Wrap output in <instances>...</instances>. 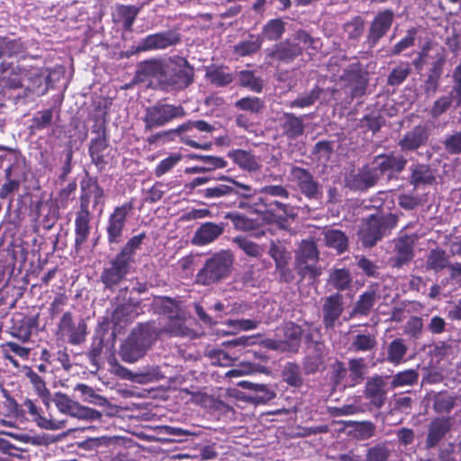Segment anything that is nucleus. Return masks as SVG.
I'll return each mask as SVG.
<instances>
[{"instance_id":"nucleus-8","label":"nucleus","mask_w":461,"mask_h":461,"mask_svg":"<svg viewBox=\"0 0 461 461\" xmlns=\"http://www.w3.org/2000/svg\"><path fill=\"white\" fill-rule=\"evenodd\" d=\"M185 114V110L181 105L158 103L149 106L142 118L145 131L163 127L174 119L184 117Z\"/></svg>"},{"instance_id":"nucleus-63","label":"nucleus","mask_w":461,"mask_h":461,"mask_svg":"<svg viewBox=\"0 0 461 461\" xmlns=\"http://www.w3.org/2000/svg\"><path fill=\"white\" fill-rule=\"evenodd\" d=\"M139 8L131 5H122L119 8V14L122 19V25L125 30H131L136 16L138 15Z\"/></svg>"},{"instance_id":"nucleus-58","label":"nucleus","mask_w":461,"mask_h":461,"mask_svg":"<svg viewBox=\"0 0 461 461\" xmlns=\"http://www.w3.org/2000/svg\"><path fill=\"white\" fill-rule=\"evenodd\" d=\"M348 425H354L353 435L359 440L368 439L375 434V426L371 421H348Z\"/></svg>"},{"instance_id":"nucleus-15","label":"nucleus","mask_w":461,"mask_h":461,"mask_svg":"<svg viewBox=\"0 0 461 461\" xmlns=\"http://www.w3.org/2000/svg\"><path fill=\"white\" fill-rule=\"evenodd\" d=\"M53 402L60 412L74 418L94 420L102 416L98 411L84 407L62 393H55Z\"/></svg>"},{"instance_id":"nucleus-44","label":"nucleus","mask_w":461,"mask_h":461,"mask_svg":"<svg viewBox=\"0 0 461 461\" xmlns=\"http://www.w3.org/2000/svg\"><path fill=\"white\" fill-rule=\"evenodd\" d=\"M407 350L408 347L403 339H394L388 345L386 359L389 363L397 366L405 361Z\"/></svg>"},{"instance_id":"nucleus-36","label":"nucleus","mask_w":461,"mask_h":461,"mask_svg":"<svg viewBox=\"0 0 461 461\" xmlns=\"http://www.w3.org/2000/svg\"><path fill=\"white\" fill-rule=\"evenodd\" d=\"M229 157L243 170L253 172L260 167L259 158L249 151L235 149L229 153Z\"/></svg>"},{"instance_id":"nucleus-16","label":"nucleus","mask_w":461,"mask_h":461,"mask_svg":"<svg viewBox=\"0 0 461 461\" xmlns=\"http://www.w3.org/2000/svg\"><path fill=\"white\" fill-rule=\"evenodd\" d=\"M58 334L61 337H68V342L72 345H78L86 339V324L80 320L77 324L73 321L72 313L65 312L58 325Z\"/></svg>"},{"instance_id":"nucleus-6","label":"nucleus","mask_w":461,"mask_h":461,"mask_svg":"<svg viewBox=\"0 0 461 461\" xmlns=\"http://www.w3.org/2000/svg\"><path fill=\"white\" fill-rule=\"evenodd\" d=\"M234 257L230 250H221L208 258L195 276V282L201 285H211L228 277Z\"/></svg>"},{"instance_id":"nucleus-41","label":"nucleus","mask_w":461,"mask_h":461,"mask_svg":"<svg viewBox=\"0 0 461 461\" xmlns=\"http://www.w3.org/2000/svg\"><path fill=\"white\" fill-rule=\"evenodd\" d=\"M328 284L338 291H345L351 287L352 276L347 268H335L330 270Z\"/></svg>"},{"instance_id":"nucleus-49","label":"nucleus","mask_w":461,"mask_h":461,"mask_svg":"<svg viewBox=\"0 0 461 461\" xmlns=\"http://www.w3.org/2000/svg\"><path fill=\"white\" fill-rule=\"evenodd\" d=\"M145 238V233H140L131 237L117 253L118 256L132 265L135 259V253L140 248Z\"/></svg>"},{"instance_id":"nucleus-59","label":"nucleus","mask_w":461,"mask_h":461,"mask_svg":"<svg viewBox=\"0 0 461 461\" xmlns=\"http://www.w3.org/2000/svg\"><path fill=\"white\" fill-rule=\"evenodd\" d=\"M391 450L384 443H378L369 447L365 461H389Z\"/></svg>"},{"instance_id":"nucleus-62","label":"nucleus","mask_w":461,"mask_h":461,"mask_svg":"<svg viewBox=\"0 0 461 461\" xmlns=\"http://www.w3.org/2000/svg\"><path fill=\"white\" fill-rule=\"evenodd\" d=\"M418 373L413 369L399 372L393 377L392 387L411 385L418 380Z\"/></svg>"},{"instance_id":"nucleus-1","label":"nucleus","mask_w":461,"mask_h":461,"mask_svg":"<svg viewBox=\"0 0 461 461\" xmlns=\"http://www.w3.org/2000/svg\"><path fill=\"white\" fill-rule=\"evenodd\" d=\"M91 203L93 209H98L100 213L103 212L104 190L95 181H88L81 185L80 209L75 219V244L77 249L87 240L90 234L89 205Z\"/></svg>"},{"instance_id":"nucleus-50","label":"nucleus","mask_w":461,"mask_h":461,"mask_svg":"<svg viewBox=\"0 0 461 461\" xmlns=\"http://www.w3.org/2000/svg\"><path fill=\"white\" fill-rule=\"evenodd\" d=\"M322 90L319 86L313 87L307 93L299 95L294 100L288 104L291 108H306L313 105L320 98Z\"/></svg>"},{"instance_id":"nucleus-53","label":"nucleus","mask_w":461,"mask_h":461,"mask_svg":"<svg viewBox=\"0 0 461 461\" xmlns=\"http://www.w3.org/2000/svg\"><path fill=\"white\" fill-rule=\"evenodd\" d=\"M262 45L259 35H249V38L235 46V51L240 56H248L257 52Z\"/></svg>"},{"instance_id":"nucleus-38","label":"nucleus","mask_w":461,"mask_h":461,"mask_svg":"<svg viewBox=\"0 0 461 461\" xmlns=\"http://www.w3.org/2000/svg\"><path fill=\"white\" fill-rule=\"evenodd\" d=\"M411 176L410 183L415 187L420 185H431L435 176L428 165L425 164H415L410 167Z\"/></svg>"},{"instance_id":"nucleus-57","label":"nucleus","mask_w":461,"mask_h":461,"mask_svg":"<svg viewBox=\"0 0 461 461\" xmlns=\"http://www.w3.org/2000/svg\"><path fill=\"white\" fill-rule=\"evenodd\" d=\"M234 106L239 110L249 112L250 113H258L265 107V103L259 97L247 96L236 101Z\"/></svg>"},{"instance_id":"nucleus-45","label":"nucleus","mask_w":461,"mask_h":461,"mask_svg":"<svg viewBox=\"0 0 461 461\" xmlns=\"http://www.w3.org/2000/svg\"><path fill=\"white\" fill-rule=\"evenodd\" d=\"M205 78L211 84L221 87L230 85L234 79L232 74L216 66H210L205 68Z\"/></svg>"},{"instance_id":"nucleus-43","label":"nucleus","mask_w":461,"mask_h":461,"mask_svg":"<svg viewBox=\"0 0 461 461\" xmlns=\"http://www.w3.org/2000/svg\"><path fill=\"white\" fill-rule=\"evenodd\" d=\"M23 406L28 411V412L34 417L38 422V425L41 428L46 429H60L65 427V422L63 420L57 421L41 417L40 415L39 408L32 400L26 399L23 402Z\"/></svg>"},{"instance_id":"nucleus-14","label":"nucleus","mask_w":461,"mask_h":461,"mask_svg":"<svg viewBox=\"0 0 461 461\" xmlns=\"http://www.w3.org/2000/svg\"><path fill=\"white\" fill-rule=\"evenodd\" d=\"M180 41L181 34L177 30L163 31L141 39L137 45V51L165 50L177 45Z\"/></svg>"},{"instance_id":"nucleus-7","label":"nucleus","mask_w":461,"mask_h":461,"mask_svg":"<svg viewBox=\"0 0 461 461\" xmlns=\"http://www.w3.org/2000/svg\"><path fill=\"white\" fill-rule=\"evenodd\" d=\"M194 68L186 59L178 55L167 58V72L164 79L166 87L177 91L184 90L194 82Z\"/></svg>"},{"instance_id":"nucleus-22","label":"nucleus","mask_w":461,"mask_h":461,"mask_svg":"<svg viewBox=\"0 0 461 461\" xmlns=\"http://www.w3.org/2000/svg\"><path fill=\"white\" fill-rule=\"evenodd\" d=\"M429 132L427 125L419 124L406 132L399 140V146L403 151H412L424 146L429 140Z\"/></svg>"},{"instance_id":"nucleus-47","label":"nucleus","mask_w":461,"mask_h":461,"mask_svg":"<svg viewBox=\"0 0 461 461\" xmlns=\"http://www.w3.org/2000/svg\"><path fill=\"white\" fill-rule=\"evenodd\" d=\"M325 244L339 253L344 252L348 246V240L346 234L339 230H328L324 232Z\"/></svg>"},{"instance_id":"nucleus-27","label":"nucleus","mask_w":461,"mask_h":461,"mask_svg":"<svg viewBox=\"0 0 461 461\" xmlns=\"http://www.w3.org/2000/svg\"><path fill=\"white\" fill-rule=\"evenodd\" d=\"M109 149L108 138L105 135L104 128L101 134L90 140L89 155L92 162L99 168L103 169L107 164L105 157Z\"/></svg>"},{"instance_id":"nucleus-17","label":"nucleus","mask_w":461,"mask_h":461,"mask_svg":"<svg viewBox=\"0 0 461 461\" xmlns=\"http://www.w3.org/2000/svg\"><path fill=\"white\" fill-rule=\"evenodd\" d=\"M393 19L394 14L390 9H384L375 16L370 24L366 39V43L370 48L375 47L380 39L387 33Z\"/></svg>"},{"instance_id":"nucleus-25","label":"nucleus","mask_w":461,"mask_h":461,"mask_svg":"<svg viewBox=\"0 0 461 461\" xmlns=\"http://www.w3.org/2000/svg\"><path fill=\"white\" fill-rule=\"evenodd\" d=\"M379 178L375 167H365L357 173H351L346 179L351 189L365 190L373 186Z\"/></svg>"},{"instance_id":"nucleus-40","label":"nucleus","mask_w":461,"mask_h":461,"mask_svg":"<svg viewBox=\"0 0 461 461\" xmlns=\"http://www.w3.org/2000/svg\"><path fill=\"white\" fill-rule=\"evenodd\" d=\"M455 104V107H458L461 105V96L460 100L456 96L454 91L450 90L447 95H442L438 97L434 103L429 111V113L433 119L438 118L441 114L446 113L452 105Z\"/></svg>"},{"instance_id":"nucleus-34","label":"nucleus","mask_w":461,"mask_h":461,"mask_svg":"<svg viewBox=\"0 0 461 461\" xmlns=\"http://www.w3.org/2000/svg\"><path fill=\"white\" fill-rule=\"evenodd\" d=\"M167 58L165 59H149L140 65V73L144 76L158 79L164 85L165 74L167 72Z\"/></svg>"},{"instance_id":"nucleus-39","label":"nucleus","mask_w":461,"mask_h":461,"mask_svg":"<svg viewBox=\"0 0 461 461\" xmlns=\"http://www.w3.org/2000/svg\"><path fill=\"white\" fill-rule=\"evenodd\" d=\"M238 384L244 389L252 391L253 395L250 398L258 403L267 402L276 397L275 392L270 390L266 384L250 381H240Z\"/></svg>"},{"instance_id":"nucleus-32","label":"nucleus","mask_w":461,"mask_h":461,"mask_svg":"<svg viewBox=\"0 0 461 461\" xmlns=\"http://www.w3.org/2000/svg\"><path fill=\"white\" fill-rule=\"evenodd\" d=\"M283 343L289 353H295L299 350L303 336V329L294 322L286 323L283 329Z\"/></svg>"},{"instance_id":"nucleus-19","label":"nucleus","mask_w":461,"mask_h":461,"mask_svg":"<svg viewBox=\"0 0 461 461\" xmlns=\"http://www.w3.org/2000/svg\"><path fill=\"white\" fill-rule=\"evenodd\" d=\"M30 214L36 221L42 217L43 227L50 230L59 218V207L52 200L32 201L30 204Z\"/></svg>"},{"instance_id":"nucleus-30","label":"nucleus","mask_w":461,"mask_h":461,"mask_svg":"<svg viewBox=\"0 0 461 461\" xmlns=\"http://www.w3.org/2000/svg\"><path fill=\"white\" fill-rule=\"evenodd\" d=\"M377 333L374 330L359 331L352 335L349 350L353 352H369L377 346Z\"/></svg>"},{"instance_id":"nucleus-21","label":"nucleus","mask_w":461,"mask_h":461,"mask_svg":"<svg viewBox=\"0 0 461 461\" xmlns=\"http://www.w3.org/2000/svg\"><path fill=\"white\" fill-rule=\"evenodd\" d=\"M343 296L339 293L323 299L321 312L322 323L326 330H332L343 312Z\"/></svg>"},{"instance_id":"nucleus-26","label":"nucleus","mask_w":461,"mask_h":461,"mask_svg":"<svg viewBox=\"0 0 461 461\" xmlns=\"http://www.w3.org/2000/svg\"><path fill=\"white\" fill-rule=\"evenodd\" d=\"M178 131V140L181 143L203 150L211 149L212 143L203 141V139L205 138V136L196 131L189 122L179 125Z\"/></svg>"},{"instance_id":"nucleus-10","label":"nucleus","mask_w":461,"mask_h":461,"mask_svg":"<svg viewBox=\"0 0 461 461\" xmlns=\"http://www.w3.org/2000/svg\"><path fill=\"white\" fill-rule=\"evenodd\" d=\"M132 210L133 203L126 202L120 206H116L110 213L105 228L109 244H119L122 241L127 219L131 214Z\"/></svg>"},{"instance_id":"nucleus-28","label":"nucleus","mask_w":461,"mask_h":461,"mask_svg":"<svg viewBox=\"0 0 461 461\" xmlns=\"http://www.w3.org/2000/svg\"><path fill=\"white\" fill-rule=\"evenodd\" d=\"M414 240L409 236H403L395 241V255L391 259L393 267L400 268L409 263L413 258Z\"/></svg>"},{"instance_id":"nucleus-52","label":"nucleus","mask_w":461,"mask_h":461,"mask_svg":"<svg viewBox=\"0 0 461 461\" xmlns=\"http://www.w3.org/2000/svg\"><path fill=\"white\" fill-rule=\"evenodd\" d=\"M283 380L291 386L300 387L303 384L301 368L294 363H287L282 371Z\"/></svg>"},{"instance_id":"nucleus-4","label":"nucleus","mask_w":461,"mask_h":461,"mask_svg":"<svg viewBox=\"0 0 461 461\" xmlns=\"http://www.w3.org/2000/svg\"><path fill=\"white\" fill-rule=\"evenodd\" d=\"M159 330L154 323L140 324L135 328L121 348L122 359L134 363L141 358L158 339Z\"/></svg>"},{"instance_id":"nucleus-60","label":"nucleus","mask_w":461,"mask_h":461,"mask_svg":"<svg viewBox=\"0 0 461 461\" xmlns=\"http://www.w3.org/2000/svg\"><path fill=\"white\" fill-rule=\"evenodd\" d=\"M448 260L445 251L433 249L429 252L427 259V267L436 272L447 267Z\"/></svg>"},{"instance_id":"nucleus-23","label":"nucleus","mask_w":461,"mask_h":461,"mask_svg":"<svg viewBox=\"0 0 461 461\" xmlns=\"http://www.w3.org/2000/svg\"><path fill=\"white\" fill-rule=\"evenodd\" d=\"M223 222L207 221L203 223L194 232L192 243L195 246H205L216 240L224 231Z\"/></svg>"},{"instance_id":"nucleus-48","label":"nucleus","mask_w":461,"mask_h":461,"mask_svg":"<svg viewBox=\"0 0 461 461\" xmlns=\"http://www.w3.org/2000/svg\"><path fill=\"white\" fill-rule=\"evenodd\" d=\"M285 24L280 18L271 19L263 26L260 37L268 41H277L285 33Z\"/></svg>"},{"instance_id":"nucleus-55","label":"nucleus","mask_w":461,"mask_h":461,"mask_svg":"<svg viewBox=\"0 0 461 461\" xmlns=\"http://www.w3.org/2000/svg\"><path fill=\"white\" fill-rule=\"evenodd\" d=\"M74 390L81 393V399L84 402L98 406H105L107 403V400L104 397L97 394L92 387L85 384H77Z\"/></svg>"},{"instance_id":"nucleus-61","label":"nucleus","mask_w":461,"mask_h":461,"mask_svg":"<svg viewBox=\"0 0 461 461\" xmlns=\"http://www.w3.org/2000/svg\"><path fill=\"white\" fill-rule=\"evenodd\" d=\"M26 376L30 380L31 384L33 385V388L37 394L46 401L49 399L50 391L46 387V384L42 377H41L35 371L32 369H28L26 372Z\"/></svg>"},{"instance_id":"nucleus-31","label":"nucleus","mask_w":461,"mask_h":461,"mask_svg":"<svg viewBox=\"0 0 461 461\" xmlns=\"http://www.w3.org/2000/svg\"><path fill=\"white\" fill-rule=\"evenodd\" d=\"M450 429V421L446 418H436L429 425L426 447H434Z\"/></svg>"},{"instance_id":"nucleus-11","label":"nucleus","mask_w":461,"mask_h":461,"mask_svg":"<svg viewBox=\"0 0 461 461\" xmlns=\"http://www.w3.org/2000/svg\"><path fill=\"white\" fill-rule=\"evenodd\" d=\"M131 269V264L116 254L103 268L100 281L105 289L113 292L121 282L126 279Z\"/></svg>"},{"instance_id":"nucleus-13","label":"nucleus","mask_w":461,"mask_h":461,"mask_svg":"<svg viewBox=\"0 0 461 461\" xmlns=\"http://www.w3.org/2000/svg\"><path fill=\"white\" fill-rule=\"evenodd\" d=\"M290 180L306 198L318 200L322 195L321 186L313 176L305 168L294 166L290 170Z\"/></svg>"},{"instance_id":"nucleus-12","label":"nucleus","mask_w":461,"mask_h":461,"mask_svg":"<svg viewBox=\"0 0 461 461\" xmlns=\"http://www.w3.org/2000/svg\"><path fill=\"white\" fill-rule=\"evenodd\" d=\"M392 224L384 217L379 215H371L363 221L358 230L359 240L365 247H373L385 234L387 229L392 228L394 220H391Z\"/></svg>"},{"instance_id":"nucleus-3","label":"nucleus","mask_w":461,"mask_h":461,"mask_svg":"<svg viewBox=\"0 0 461 461\" xmlns=\"http://www.w3.org/2000/svg\"><path fill=\"white\" fill-rule=\"evenodd\" d=\"M42 84V75L38 68H26L20 65L0 62V87L2 89L24 88V96Z\"/></svg>"},{"instance_id":"nucleus-20","label":"nucleus","mask_w":461,"mask_h":461,"mask_svg":"<svg viewBox=\"0 0 461 461\" xmlns=\"http://www.w3.org/2000/svg\"><path fill=\"white\" fill-rule=\"evenodd\" d=\"M339 77L350 87L352 97H359L365 94L367 80L362 72L359 63H352L343 68L342 73Z\"/></svg>"},{"instance_id":"nucleus-54","label":"nucleus","mask_w":461,"mask_h":461,"mask_svg":"<svg viewBox=\"0 0 461 461\" xmlns=\"http://www.w3.org/2000/svg\"><path fill=\"white\" fill-rule=\"evenodd\" d=\"M233 242L249 257L260 258L265 249L249 239L242 236L234 238Z\"/></svg>"},{"instance_id":"nucleus-35","label":"nucleus","mask_w":461,"mask_h":461,"mask_svg":"<svg viewBox=\"0 0 461 461\" xmlns=\"http://www.w3.org/2000/svg\"><path fill=\"white\" fill-rule=\"evenodd\" d=\"M141 312L142 309L140 303L139 301L129 299L127 303L120 304L115 308L113 313V319L117 322H127L136 318Z\"/></svg>"},{"instance_id":"nucleus-64","label":"nucleus","mask_w":461,"mask_h":461,"mask_svg":"<svg viewBox=\"0 0 461 461\" xmlns=\"http://www.w3.org/2000/svg\"><path fill=\"white\" fill-rule=\"evenodd\" d=\"M269 256L275 260L276 268L282 269L286 266V256L285 249L275 241H271L269 251Z\"/></svg>"},{"instance_id":"nucleus-56","label":"nucleus","mask_w":461,"mask_h":461,"mask_svg":"<svg viewBox=\"0 0 461 461\" xmlns=\"http://www.w3.org/2000/svg\"><path fill=\"white\" fill-rule=\"evenodd\" d=\"M239 82L243 87L255 93H260L263 88V80L255 76L252 71L242 70L239 73Z\"/></svg>"},{"instance_id":"nucleus-51","label":"nucleus","mask_w":461,"mask_h":461,"mask_svg":"<svg viewBox=\"0 0 461 461\" xmlns=\"http://www.w3.org/2000/svg\"><path fill=\"white\" fill-rule=\"evenodd\" d=\"M158 330L159 333L165 331L171 336L193 337L194 335L193 330L187 328L184 320L179 317L171 318L163 330Z\"/></svg>"},{"instance_id":"nucleus-2","label":"nucleus","mask_w":461,"mask_h":461,"mask_svg":"<svg viewBox=\"0 0 461 461\" xmlns=\"http://www.w3.org/2000/svg\"><path fill=\"white\" fill-rule=\"evenodd\" d=\"M219 179L221 183L200 189V195L205 199H223L227 206L243 209L247 205L243 199H249L257 194L251 185L240 183L231 176H221Z\"/></svg>"},{"instance_id":"nucleus-42","label":"nucleus","mask_w":461,"mask_h":461,"mask_svg":"<svg viewBox=\"0 0 461 461\" xmlns=\"http://www.w3.org/2000/svg\"><path fill=\"white\" fill-rule=\"evenodd\" d=\"M366 411L365 405L360 396H355L348 399L347 402L340 407H333L330 409V413L333 417L350 416L362 413Z\"/></svg>"},{"instance_id":"nucleus-9","label":"nucleus","mask_w":461,"mask_h":461,"mask_svg":"<svg viewBox=\"0 0 461 461\" xmlns=\"http://www.w3.org/2000/svg\"><path fill=\"white\" fill-rule=\"evenodd\" d=\"M319 251L313 240H303L295 255V266L302 276L316 277L321 274L318 265Z\"/></svg>"},{"instance_id":"nucleus-18","label":"nucleus","mask_w":461,"mask_h":461,"mask_svg":"<svg viewBox=\"0 0 461 461\" xmlns=\"http://www.w3.org/2000/svg\"><path fill=\"white\" fill-rule=\"evenodd\" d=\"M407 164V159L399 154H383L375 158L373 165L380 176L388 179L402 172Z\"/></svg>"},{"instance_id":"nucleus-37","label":"nucleus","mask_w":461,"mask_h":461,"mask_svg":"<svg viewBox=\"0 0 461 461\" xmlns=\"http://www.w3.org/2000/svg\"><path fill=\"white\" fill-rule=\"evenodd\" d=\"M376 293L374 290L366 291L363 293L356 302L352 311L349 313V318L356 316H367L377 300Z\"/></svg>"},{"instance_id":"nucleus-46","label":"nucleus","mask_w":461,"mask_h":461,"mask_svg":"<svg viewBox=\"0 0 461 461\" xmlns=\"http://www.w3.org/2000/svg\"><path fill=\"white\" fill-rule=\"evenodd\" d=\"M444 61L445 60L443 59H439L429 69L428 77L424 82V92L428 96L434 95L438 90V81L442 74V67Z\"/></svg>"},{"instance_id":"nucleus-24","label":"nucleus","mask_w":461,"mask_h":461,"mask_svg":"<svg viewBox=\"0 0 461 461\" xmlns=\"http://www.w3.org/2000/svg\"><path fill=\"white\" fill-rule=\"evenodd\" d=\"M385 387L386 382L380 375L370 377L366 383L364 393L376 408H381L385 402L387 393Z\"/></svg>"},{"instance_id":"nucleus-5","label":"nucleus","mask_w":461,"mask_h":461,"mask_svg":"<svg viewBox=\"0 0 461 461\" xmlns=\"http://www.w3.org/2000/svg\"><path fill=\"white\" fill-rule=\"evenodd\" d=\"M321 46L318 38L312 37L307 32L299 30L291 38L276 44L268 50L267 56L284 63H290L303 50H316Z\"/></svg>"},{"instance_id":"nucleus-29","label":"nucleus","mask_w":461,"mask_h":461,"mask_svg":"<svg viewBox=\"0 0 461 461\" xmlns=\"http://www.w3.org/2000/svg\"><path fill=\"white\" fill-rule=\"evenodd\" d=\"M283 135L287 139L295 140L304 132L303 116H296L293 113H284L280 118Z\"/></svg>"},{"instance_id":"nucleus-33","label":"nucleus","mask_w":461,"mask_h":461,"mask_svg":"<svg viewBox=\"0 0 461 461\" xmlns=\"http://www.w3.org/2000/svg\"><path fill=\"white\" fill-rule=\"evenodd\" d=\"M27 50L21 38L0 36V59L23 56Z\"/></svg>"}]
</instances>
